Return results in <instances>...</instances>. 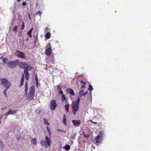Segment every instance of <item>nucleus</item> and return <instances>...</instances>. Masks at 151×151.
<instances>
[{
	"label": "nucleus",
	"mask_w": 151,
	"mask_h": 151,
	"mask_svg": "<svg viewBox=\"0 0 151 151\" xmlns=\"http://www.w3.org/2000/svg\"><path fill=\"white\" fill-rule=\"evenodd\" d=\"M28 86L27 82H25V95L27 96L26 99L29 101L32 100L34 96L35 91V87L34 86H32L29 88V91L27 94Z\"/></svg>",
	"instance_id": "obj_1"
},
{
	"label": "nucleus",
	"mask_w": 151,
	"mask_h": 151,
	"mask_svg": "<svg viewBox=\"0 0 151 151\" xmlns=\"http://www.w3.org/2000/svg\"><path fill=\"white\" fill-rule=\"evenodd\" d=\"M18 65L20 68L24 69V73L25 78L27 81L28 80L29 78V73L28 71L31 70L33 68L32 67L26 62H19Z\"/></svg>",
	"instance_id": "obj_2"
},
{
	"label": "nucleus",
	"mask_w": 151,
	"mask_h": 151,
	"mask_svg": "<svg viewBox=\"0 0 151 151\" xmlns=\"http://www.w3.org/2000/svg\"><path fill=\"white\" fill-rule=\"evenodd\" d=\"M45 141L42 140L40 142L42 146H44L45 148H47L48 146H50L51 141V139L46 136L45 137Z\"/></svg>",
	"instance_id": "obj_3"
},
{
	"label": "nucleus",
	"mask_w": 151,
	"mask_h": 151,
	"mask_svg": "<svg viewBox=\"0 0 151 151\" xmlns=\"http://www.w3.org/2000/svg\"><path fill=\"white\" fill-rule=\"evenodd\" d=\"M19 62V61L18 60L14 61L10 60L7 63V65L9 68H14L17 66Z\"/></svg>",
	"instance_id": "obj_4"
},
{
	"label": "nucleus",
	"mask_w": 151,
	"mask_h": 151,
	"mask_svg": "<svg viewBox=\"0 0 151 151\" xmlns=\"http://www.w3.org/2000/svg\"><path fill=\"white\" fill-rule=\"evenodd\" d=\"M1 84L7 88H9L11 86V83L5 78H3L1 80Z\"/></svg>",
	"instance_id": "obj_5"
},
{
	"label": "nucleus",
	"mask_w": 151,
	"mask_h": 151,
	"mask_svg": "<svg viewBox=\"0 0 151 151\" xmlns=\"http://www.w3.org/2000/svg\"><path fill=\"white\" fill-rule=\"evenodd\" d=\"M14 54L19 58H25L26 56L24 53L22 52L17 50L14 52Z\"/></svg>",
	"instance_id": "obj_6"
},
{
	"label": "nucleus",
	"mask_w": 151,
	"mask_h": 151,
	"mask_svg": "<svg viewBox=\"0 0 151 151\" xmlns=\"http://www.w3.org/2000/svg\"><path fill=\"white\" fill-rule=\"evenodd\" d=\"M103 132L102 131H101L99 133V134L96 137L95 140L96 143L99 144L101 143L102 141V138L103 137Z\"/></svg>",
	"instance_id": "obj_7"
},
{
	"label": "nucleus",
	"mask_w": 151,
	"mask_h": 151,
	"mask_svg": "<svg viewBox=\"0 0 151 151\" xmlns=\"http://www.w3.org/2000/svg\"><path fill=\"white\" fill-rule=\"evenodd\" d=\"M57 106V104L56 100H53L51 101L50 103V108L51 110H55Z\"/></svg>",
	"instance_id": "obj_8"
},
{
	"label": "nucleus",
	"mask_w": 151,
	"mask_h": 151,
	"mask_svg": "<svg viewBox=\"0 0 151 151\" xmlns=\"http://www.w3.org/2000/svg\"><path fill=\"white\" fill-rule=\"evenodd\" d=\"M71 106L73 109V112L74 115H76V112L77 111L79 108V105L72 103Z\"/></svg>",
	"instance_id": "obj_9"
},
{
	"label": "nucleus",
	"mask_w": 151,
	"mask_h": 151,
	"mask_svg": "<svg viewBox=\"0 0 151 151\" xmlns=\"http://www.w3.org/2000/svg\"><path fill=\"white\" fill-rule=\"evenodd\" d=\"M47 46L49 47L45 51V54L47 56H50L51 54L52 51V47L50 43L48 44Z\"/></svg>",
	"instance_id": "obj_10"
},
{
	"label": "nucleus",
	"mask_w": 151,
	"mask_h": 151,
	"mask_svg": "<svg viewBox=\"0 0 151 151\" xmlns=\"http://www.w3.org/2000/svg\"><path fill=\"white\" fill-rule=\"evenodd\" d=\"M72 122L73 125L76 127L78 126L81 123V121L79 120H72Z\"/></svg>",
	"instance_id": "obj_11"
},
{
	"label": "nucleus",
	"mask_w": 151,
	"mask_h": 151,
	"mask_svg": "<svg viewBox=\"0 0 151 151\" xmlns=\"http://www.w3.org/2000/svg\"><path fill=\"white\" fill-rule=\"evenodd\" d=\"M67 93H69L72 96H74L75 95L73 89L71 88H68L66 90Z\"/></svg>",
	"instance_id": "obj_12"
},
{
	"label": "nucleus",
	"mask_w": 151,
	"mask_h": 151,
	"mask_svg": "<svg viewBox=\"0 0 151 151\" xmlns=\"http://www.w3.org/2000/svg\"><path fill=\"white\" fill-rule=\"evenodd\" d=\"M24 76L23 74H22V77L21 78L20 83L19 85V87L20 88H21L24 84Z\"/></svg>",
	"instance_id": "obj_13"
},
{
	"label": "nucleus",
	"mask_w": 151,
	"mask_h": 151,
	"mask_svg": "<svg viewBox=\"0 0 151 151\" xmlns=\"http://www.w3.org/2000/svg\"><path fill=\"white\" fill-rule=\"evenodd\" d=\"M66 118L65 116V115L64 114L63 116V123L64 124L65 126H66L67 125L66 123Z\"/></svg>",
	"instance_id": "obj_14"
},
{
	"label": "nucleus",
	"mask_w": 151,
	"mask_h": 151,
	"mask_svg": "<svg viewBox=\"0 0 151 151\" xmlns=\"http://www.w3.org/2000/svg\"><path fill=\"white\" fill-rule=\"evenodd\" d=\"M33 28H32L30 30L27 32V34L30 38L32 37V35L31 33L32 32Z\"/></svg>",
	"instance_id": "obj_15"
},
{
	"label": "nucleus",
	"mask_w": 151,
	"mask_h": 151,
	"mask_svg": "<svg viewBox=\"0 0 151 151\" xmlns=\"http://www.w3.org/2000/svg\"><path fill=\"white\" fill-rule=\"evenodd\" d=\"M51 37V34L49 32H47L46 34L45 37L47 39H50Z\"/></svg>",
	"instance_id": "obj_16"
},
{
	"label": "nucleus",
	"mask_w": 151,
	"mask_h": 151,
	"mask_svg": "<svg viewBox=\"0 0 151 151\" xmlns=\"http://www.w3.org/2000/svg\"><path fill=\"white\" fill-rule=\"evenodd\" d=\"M84 91L83 90H81V91L79 92V95L81 96H85L87 93L88 92L87 91L85 93H84Z\"/></svg>",
	"instance_id": "obj_17"
},
{
	"label": "nucleus",
	"mask_w": 151,
	"mask_h": 151,
	"mask_svg": "<svg viewBox=\"0 0 151 151\" xmlns=\"http://www.w3.org/2000/svg\"><path fill=\"white\" fill-rule=\"evenodd\" d=\"M80 83H81V88H85V85L86 84V83L85 82H84V81H80Z\"/></svg>",
	"instance_id": "obj_18"
},
{
	"label": "nucleus",
	"mask_w": 151,
	"mask_h": 151,
	"mask_svg": "<svg viewBox=\"0 0 151 151\" xmlns=\"http://www.w3.org/2000/svg\"><path fill=\"white\" fill-rule=\"evenodd\" d=\"M16 112V111H12L10 109L8 112V114H13Z\"/></svg>",
	"instance_id": "obj_19"
},
{
	"label": "nucleus",
	"mask_w": 151,
	"mask_h": 151,
	"mask_svg": "<svg viewBox=\"0 0 151 151\" xmlns=\"http://www.w3.org/2000/svg\"><path fill=\"white\" fill-rule=\"evenodd\" d=\"M63 148L67 151H68L70 149V146L69 145L66 144L63 147Z\"/></svg>",
	"instance_id": "obj_20"
},
{
	"label": "nucleus",
	"mask_w": 151,
	"mask_h": 151,
	"mask_svg": "<svg viewBox=\"0 0 151 151\" xmlns=\"http://www.w3.org/2000/svg\"><path fill=\"white\" fill-rule=\"evenodd\" d=\"M80 101V98H79V97H78V99H77V100H76V101H73L72 102V103H74V104H76L77 105H79Z\"/></svg>",
	"instance_id": "obj_21"
},
{
	"label": "nucleus",
	"mask_w": 151,
	"mask_h": 151,
	"mask_svg": "<svg viewBox=\"0 0 151 151\" xmlns=\"http://www.w3.org/2000/svg\"><path fill=\"white\" fill-rule=\"evenodd\" d=\"M32 143L34 145H37V142L36 139L35 138L33 139L31 141Z\"/></svg>",
	"instance_id": "obj_22"
},
{
	"label": "nucleus",
	"mask_w": 151,
	"mask_h": 151,
	"mask_svg": "<svg viewBox=\"0 0 151 151\" xmlns=\"http://www.w3.org/2000/svg\"><path fill=\"white\" fill-rule=\"evenodd\" d=\"M77 134V133H75L73 135L71 136L70 137V138L71 139H74L76 138V137Z\"/></svg>",
	"instance_id": "obj_23"
},
{
	"label": "nucleus",
	"mask_w": 151,
	"mask_h": 151,
	"mask_svg": "<svg viewBox=\"0 0 151 151\" xmlns=\"http://www.w3.org/2000/svg\"><path fill=\"white\" fill-rule=\"evenodd\" d=\"M62 101H63L65 100H66V101L67 102L68 101L66 100V98L65 97V95L64 94H62Z\"/></svg>",
	"instance_id": "obj_24"
},
{
	"label": "nucleus",
	"mask_w": 151,
	"mask_h": 151,
	"mask_svg": "<svg viewBox=\"0 0 151 151\" xmlns=\"http://www.w3.org/2000/svg\"><path fill=\"white\" fill-rule=\"evenodd\" d=\"M13 30L15 33H16L17 31V26H14Z\"/></svg>",
	"instance_id": "obj_25"
},
{
	"label": "nucleus",
	"mask_w": 151,
	"mask_h": 151,
	"mask_svg": "<svg viewBox=\"0 0 151 151\" xmlns=\"http://www.w3.org/2000/svg\"><path fill=\"white\" fill-rule=\"evenodd\" d=\"M35 80L36 81L37 86L38 87V78L37 77V75H36L35 76Z\"/></svg>",
	"instance_id": "obj_26"
},
{
	"label": "nucleus",
	"mask_w": 151,
	"mask_h": 151,
	"mask_svg": "<svg viewBox=\"0 0 151 151\" xmlns=\"http://www.w3.org/2000/svg\"><path fill=\"white\" fill-rule=\"evenodd\" d=\"M65 110L68 112L69 110V105L68 104H66L64 106Z\"/></svg>",
	"instance_id": "obj_27"
},
{
	"label": "nucleus",
	"mask_w": 151,
	"mask_h": 151,
	"mask_svg": "<svg viewBox=\"0 0 151 151\" xmlns=\"http://www.w3.org/2000/svg\"><path fill=\"white\" fill-rule=\"evenodd\" d=\"M44 123L45 124H47L48 125H49L50 124L48 122V120L47 119H44Z\"/></svg>",
	"instance_id": "obj_28"
},
{
	"label": "nucleus",
	"mask_w": 151,
	"mask_h": 151,
	"mask_svg": "<svg viewBox=\"0 0 151 151\" xmlns=\"http://www.w3.org/2000/svg\"><path fill=\"white\" fill-rule=\"evenodd\" d=\"M0 147L2 149H4V145L3 142L1 140H0Z\"/></svg>",
	"instance_id": "obj_29"
},
{
	"label": "nucleus",
	"mask_w": 151,
	"mask_h": 151,
	"mask_svg": "<svg viewBox=\"0 0 151 151\" xmlns=\"http://www.w3.org/2000/svg\"><path fill=\"white\" fill-rule=\"evenodd\" d=\"M8 58H4L2 60L3 62V63L4 64H6V60H8Z\"/></svg>",
	"instance_id": "obj_30"
},
{
	"label": "nucleus",
	"mask_w": 151,
	"mask_h": 151,
	"mask_svg": "<svg viewBox=\"0 0 151 151\" xmlns=\"http://www.w3.org/2000/svg\"><path fill=\"white\" fill-rule=\"evenodd\" d=\"M24 27H25V25L24 24V22H22V25L20 29L21 30H22L24 28Z\"/></svg>",
	"instance_id": "obj_31"
},
{
	"label": "nucleus",
	"mask_w": 151,
	"mask_h": 151,
	"mask_svg": "<svg viewBox=\"0 0 151 151\" xmlns=\"http://www.w3.org/2000/svg\"><path fill=\"white\" fill-rule=\"evenodd\" d=\"M88 90L90 91H91L93 90L92 86L91 85H89Z\"/></svg>",
	"instance_id": "obj_32"
},
{
	"label": "nucleus",
	"mask_w": 151,
	"mask_h": 151,
	"mask_svg": "<svg viewBox=\"0 0 151 151\" xmlns=\"http://www.w3.org/2000/svg\"><path fill=\"white\" fill-rule=\"evenodd\" d=\"M8 89V88H6V89L4 90V94L6 97H7V95L6 93V92Z\"/></svg>",
	"instance_id": "obj_33"
},
{
	"label": "nucleus",
	"mask_w": 151,
	"mask_h": 151,
	"mask_svg": "<svg viewBox=\"0 0 151 151\" xmlns=\"http://www.w3.org/2000/svg\"><path fill=\"white\" fill-rule=\"evenodd\" d=\"M38 14H39L40 16V17L42 14V12L39 11L37 12L36 13V15H37Z\"/></svg>",
	"instance_id": "obj_34"
},
{
	"label": "nucleus",
	"mask_w": 151,
	"mask_h": 151,
	"mask_svg": "<svg viewBox=\"0 0 151 151\" xmlns=\"http://www.w3.org/2000/svg\"><path fill=\"white\" fill-rule=\"evenodd\" d=\"M57 130L58 132H63L65 133L66 132L65 131L63 130H60L59 129H57Z\"/></svg>",
	"instance_id": "obj_35"
},
{
	"label": "nucleus",
	"mask_w": 151,
	"mask_h": 151,
	"mask_svg": "<svg viewBox=\"0 0 151 151\" xmlns=\"http://www.w3.org/2000/svg\"><path fill=\"white\" fill-rule=\"evenodd\" d=\"M89 121L91 123H92L95 124H96L97 123L96 122H94L92 120H89Z\"/></svg>",
	"instance_id": "obj_36"
},
{
	"label": "nucleus",
	"mask_w": 151,
	"mask_h": 151,
	"mask_svg": "<svg viewBox=\"0 0 151 151\" xmlns=\"http://www.w3.org/2000/svg\"><path fill=\"white\" fill-rule=\"evenodd\" d=\"M59 94L61 95L63 94V91L62 90H60L59 91Z\"/></svg>",
	"instance_id": "obj_37"
},
{
	"label": "nucleus",
	"mask_w": 151,
	"mask_h": 151,
	"mask_svg": "<svg viewBox=\"0 0 151 151\" xmlns=\"http://www.w3.org/2000/svg\"><path fill=\"white\" fill-rule=\"evenodd\" d=\"M57 88L58 89L60 90H61V88L60 87V86H58Z\"/></svg>",
	"instance_id": "obj_38"
},
{
	"label": "nucleus",
	"mask_w": 151,
	"mask_h": 151,
	"mask_svg": "<svg viewBox=\"0 0 151 151\" xmlns=\"http://www.w3.org/2000/svg\"><path fill=\"white\" fill-rule=\"evenodd\" d=\"M26 5V3L24 1H23L22 4V5L24 6H25Z\"/></svg>",
	"instance_id": "obj_39"
},
{
	"label": "nucleus",
	"mask_w": 151,
	"mask_h": 151,
	"mask_svg": "<svg viewBox=\"0 0 151 151\" xmlns=\"http://www.w3.org/2000/svg\"><path fill=\"white\" fill-rule=\"evenodd\" d=\"M46 128H47V129L48 131H50V128L48 126H47L46 127Z\"/></svg>",
	"instance_id": "obj_40"
},
{
	"label": "nucleus",
	"mask_w": 151,
	"mask_h": 151,
	"mask_svg": "<svg viewBox=\"0 0 151 151\" xmlns=\"http://www.w3.org/2000/svg\"><path fill=\"white\" fill-rule=\"evenodd\" d=\"M82 133H83V135L84 137H86V135L85 134V133H84V132H82Z\"/></svg>",
	"instance_id": "obj_41"
},
{
	"label": "nucleus",
	"mask_w": 151,
	"mask_h": 151,
	"mask_svg": "<svg viewBox=\"0 0 151 151\" xmlns=\"http://www.w3.org/2000/svg\"><path fill=\"white\" fill-rule=\"evenodd\" d=\"M48 132L49 134V135L50 136L51 134V132L50 131H49Z\"/></svg>",
	"instance_id": "obj_42"
},
{
	"label": "nucleus",
	"mask_w": 151,
	"mask_h": 151,
	"mask_svg": "<svg viewBox=\"0 0 151 151\" xmlns=\"http://www.w3.org/2000/svg\"><path fill=\"white\" fill-rule=\"evenodd\" d=\"M28 14H29V19L30 20H31V17H30V14H29V13H28Z\"/></svg>",
	"instance_id": "obj_43"
},
{
	"label": "nucleus",
	"mask_w": 151,
	"mask_h": 151,
	"mask_svg": "<svg viewBox=\"0 0 151 151\" xmlns=\"http://www.w3.org/2000/svg\"><path fill=\"white\" fill-rule=\"evenodd\" d=\"M9 115V114H8V112H7V113H5V114H4V115H6H6Z\"/></svg>",
	"instance_id": "obj_44"
},
{
	"label": "nucleus",
	"mask_w": 151,
	"mask_h": 151,
	"mask_svg": "<svg viewBox=\"0 0 151 151\" xmlns=\"http://www.w3.org/2000/svg\"><path fill=\"white\" fill-rule=\"evenodd\" d=\"M2 116H3V115H1V116L0 117V120H1V119H2Z\"/></svg>",
	"instance_id": "obj_45"
},
{
	"label": "nucleus",
	"mask_w": 151,
	"mask_h": 151,
	"mask_svg": "<svg viewBox=\"0 0 151 151\" xmlns=\"http://www.w3.org/2000/svg\"><path fill=\"white\" fill-rule=\"evenodd\" d=\"M89 135H86V137H85L88 138L89 137Z\"/></svg>",
	"instance_id": "obj_46"
},
{
	"label": "nucleus",
	"mask_w": 151,
	"mask_h": 151,
	"mask_svg": "<svg viewBox=\"0 0 151 151\" xmlns=\"http://www.w3.org/2000/svg\"><path fill=\"white\" fill-rule=\"evenodd\" d=\"M37 2L38 1H37V4H36V6H38V4H37Z\"/></svg>",
	"instance_id": "obj_47"
},
{
	"label": "nucleus",
	"mask_w": 151,
	"mask_h": 151,
	"mask_svg": "<svg viewBox=\"0 0 151 151\" xmlns=\"http://www.w3.org/2000/svg\"><path fill=\"white\" fill-rule=\"evenodd\" d=\"M21 0H17V1L18 2H20Z\"/></svg>",
	"instance_id": "obj_48"
},
{
	"label": "nucleus",
	"mask_w": 151,
	"mask_h": 151,
	"mask_svg": "<svg viewBox=\"0 0 151 151\" xmlns=\"http://www.w3.org/2000/svg\"><path fill=\"white\" fill-rule=\"evenodd\" d=\"M22 42H22L23 44H22V45H23V43H24V41H22Z\"/></svg>",
	"instance_id": "obj_49"
},
{
	"label": "nucleus",
	"mask_w": 151,
	"mask_h": 151,
	"mask_svg": "<svg viewBox=\"0 0 151 151\" xmlns=\"http://www.w3.org/2000/svg\"><path fill=\"white\" fill-rule=\"evenodd\" d=\"M28 40V38H27V39H26V41H27Z\"/></svg>",
	"instance_id": "obj_50"
},
{
	"label": "nucleus",
	"mask_w": 151,
	"mask_h": 151,
	"mask_svg": "<svg viewBox=\"0 0 151 151\" xmlns=\"http://www.w3.org/2000/svg\"><path fill=\"white\" fill-rule=\"evenodd\" d=\"M2 57V56H1L0 57V59H1Z\"/></svg>",
	"instance_id": "obj_51"
},
{
	"label": "nucleus",
	"mask_w": 151,
	"mask_h": 151,
	"mask_svg": "<svg viewBox=\"0 0 151 151\" xmlns=\"http://www.w3.org/2000/svg\"><path fill=\"white\" fill-rule=\"evenodd\" d=\"M37 39V38H36L35 39V40H36Z\"/></svg>",
	"instance_id": "obj_52"
},
{
	"label": "nucleus",
	"mask_w": 151,
	"mask_h": 151,
	"mask_svg": "<svg viewBox=\"0 0 151 151\" xmlns=\"http://www.w3.org/2000/svg\"><path fill=\"white\" fill-rule=\"evenodd\" d=\"M2 109L3 110L4 109Z\"/></svg>",
	"instance_id": "obj_53"
},
{
	"label": "nucleus",
	"mask_w": 151,
	"mask_h": 151,
	"mask_svg": "<svg viewBox=\"0 0 151 151\" xmlns=\"http://www.w3.org/2000/svg\"><path fill=\"white\" fill-rule=\"evenodd\" d=\"M1 120H0V124L1 123Z\"/></svg>",
	"instance_id": "obj_54"
}]
</instances>
